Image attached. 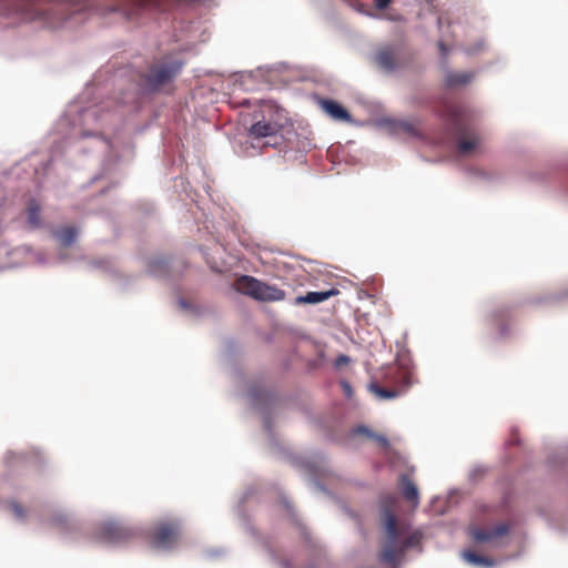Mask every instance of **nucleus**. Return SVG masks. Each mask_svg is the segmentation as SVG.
I'll return each instance as SVG.
<instances>
[{
  "instance_id": "11",
  "label": "nucleus",
  "mask_w": 568,
  "mask_h": 568,
  "mask_svg": "<svg viewBox=\"0 0 568 568\" xmlns=\"http://www.w3.org/2000/svg\"><path fill=\"white\" fill-rule=\"evenodd\" d=\"M134 537L131 528L124 527L119 523H104L100 528L99 539L102 542L119 545L129 541Z\"/></svg>"
},
{
  "instance_id": "1",
  "label": "nucleus",
  "mask_w": 568,
  "mask_h": 568,
  "mask_svg": "<svg viewBox=\"0 0 568 568\" xmlns=\"http://www.w3.org/2000/svg\"><path fill=\"white\" fill-rule=\"evenodd\" d=\"M106 14L105 7L95 0H74L71 3H57L44 7L43 0H0V14L18 18L21 21H41L48 27H58L72 14L81 12Z\"/></svg>"
},
{
  "instance_id": "20",
  "label": "nucleus",
  "mask_w": 568,
  "mask_h": 568,
  "mask_svg": "<svg viewBox=\"0 0 568 568\" xmlns=\"http://www.w3.org/2000/svg\"><path fill=\"white\" fill-rule=\"evenodd\" d=\"M77 230L72 226H65L54 233V236L63 246L71 245L77 237Z\"/></svg>"
},
{
  "instance_id": "24",
  "label": "nucleus",
  "mask_w": 568,
  "mask_h": 568,
  "mask_svg": "<svg viewBox=\"0 0 568 568\" xmlns=\"http://www.w3.org/2000/svg\"><path fill=\"white\" fill-rule=\"evenodd\" d=\"M349 358L346 355H339L336 359V365L342 366L348 364Z\"/></svg>"
},
{
  "instance_id": "22",
  "label": "nucleus",
  "mask_w": 568,
  "mask_h": 568,
  "mask_svg": "<svg viewBox=\"0 0 568 568\" xmlns=\"http://www.w3.org/2000/svg\"><path fill=\"white\" fill-rule=\"evenodd\" d=\"M9 506H10L11 511L13 513V515L17 518L23 519L26 517V510L20 504L12 501V503H10Z\"/></svg>"
},
{
  "instance_id": "14",
  "label": "nucleus",
  "mask_w": 568,
  "mask_h": 568,
  "mask_svg": "<svg viewBox=\"0 0 568 568\" xmlns=\"http://www.w3.org/2000/svg\"><path fill=\"white\" fill-rule=\"evenodd\" d=\"M399 485L403 497L413 504L414 507L418 505L419 494L416 485L412 481L408 475H402Z\"/></svg>"
},
{
  "instance_id": "19",
  "label": "nucleus",
  "mask_w": 568,
  "mask_h": 568,
  "mask_svg": "<svg viewBox=\"0 0 568 568\" xmlns=\"http://www.w3.org/2000/svg\"><path fill=\"white\" fill-rule=\"evenodd\" d=\"M508 317H509V310H507V308L497 310V311L493 312L491 315L489 316V322L493 326H495L503 334L506 331L504 322L506 320H508Z\"/></svg>"
},
{
  "instance_id": "26",
  "label": "nucleus",
  "mask_w": 568,
  "mask_h": 568,
  "mask_svg": "<svg viewBox=\"0 0 568 568\" xmlns=\"http://www.w3.org/2000/svg\"><path fill=\"white\" fill-rule=\"evenodd\" d=\"M342 386L346 393L347 396H351L352 394V388H351V385L347 383V382H342Z\"/></svg>"
},
{
  "instance_id": "5",
  "label": "nucleus",
  "mask_w": 568,
  "mask_h": 568,
  "mask_svg": "<svg viewBox=\"0 0 568 568\" xmlns=\"http://www.w3.org/2000/svg\"><path fill=\"white\" fill-rule=\"evenodd\" d=\"M184 61L176 55H165L156 60L144 75L145 85L158 90L174 80L181 72Z\"/></svg>"
},
{
  "instance_id": "18",
  "label": "nucleus",
  "mask_w": 568,
  "mask_h": 568,
  "mask_svg": "<svg viewBox=\"0 0 568 568\" xmlns=\"http://www.w3.org/2000/svg\"><path fill=\"white\" fill-rule=\"evenodd\" d=\"M40 204L37 200L32 199L29 201L27 206V215L28 222L32 229H37L41 226V217H40Z\"/></svg>"
},
{
  "instance_id": "21",
  "label": "nucleus",
  "mask_w": 568,
  "mask_h": 568,
  "mask_svg": "<svg viewBox=\"0 0 568 568\" xmlns=\"http://www.w3.org/2000/svg\"><path fill=\"white\" fill-rule=\"evenodd\" d=\"M463 557L466 561H468L471 565H483L488 567L494 565V561L490 558L480 556L471 550H465L463 552Z\"/></svg>"
},
{
  "instance_id": "6",
  "label": "nucleus",
  "mask_w": 568,
  "mask_h": 568,
  "mask_svg": "<svg viewBox=\"0 0 568 568\" xmlns=\"http://www.w3.org/2000/svg\"><path fill=\"white\" fill-rule=\"evenodd\" d=\"M234 287L241 294L260 302H280L286 296L285 292L277 286L270 285L248 275H243L237 278L234 283Z\"/></svg>"
},
{
  "instance_id": "25",
  "label": "nucleus",
  "mask_w": 568,
  "mask_h": 568,
  "mask_svg": "<svg viewBox=\"0 0 568 568\" xmlns=\"http://www.w3.org/2000/svg\"><path fill=\"white\" fill-rule=\"evenodd\" d=\"M379 444H382L383 446H387L388 445V440L386 437L384 436H381V435H372Z\"/></svg>"
},
{
  "instance_id": "3",
  "label": "nucleus",
  "mask_w": 568,
  "mask_h": 568,
  "mask_svg": "<svg viewBox=\"0 0 568 568\" xmlns=\"http://www.w3.org/2000/svg\"><path fill=\"white\" fill-rule=\"evenodd\" d=\"M439 115L455 132L457 150L462 155H468L479 146L480 138L474 129L469 128L466 111L462 105L444 101Z\"/></svg>"
},
{
  "instance_id": "17",
  "label": "nucleus",
  "mask_w": 568,
  "mask_h": 568,
  "mask_svg": "<svg viewBox=\"0 0 568 568\" xmlns=\"http://www.w3.org/2000/svg\"><path fill=\"white\" fill-rule=\"evenodd\" d=\"M394 131L396 133H403L408 136L418 138L420 136V131L418 128L417 121L413 120H402L395 123Z\"/></svg>"
},
{
  "instance_id": "15",
  "label": "nucleus",
  "mask_w": 568,
  "mask_h": 568,
  "mask_svg": "<svg viewBox=\"0 0 568 568\" xmlns=\"http://www.w3.org/2000/svg\"><path fill=\"white\" fill-rule=\"evenodd\" d=\"M474 78L471 72H448L445 77L447 88H459L468 84Z\"/></svg>"
},
{
  "instance_id": "16",
  "label": "nucleus",
  "mask_w": 568,
  "mask_h": 568,
  "mask_svg": "<svg viewBox=\"0 0 568 568\" xmlns=\"http://www.w3.org/2000/svg\"><path fill=\"white\" fill-rule=\"evenodd\" d=\"M376 63L387 71H390L395 68L396 57L394 51L390 48H383L377 51L375 55Z\"/></svg>"
},
{
  "instance_id": "28",
  "label": "nucleus",
  "mask_w": 568,
  "mask_h": 568,
  "mask_svg": "<svg viewBox=\"0 0 568 568\" xmlns=\"http://www.w3.org/2000/svg\"><path fill=\"white\" fill-rule=\"evenodd\" d=\"M358 430H359V432L368 433V430H367L366 428H363V427H361Z\"/></svg>"
},
{
  "instance_id": "4",
  "label": "nucleus",
  "mask_w": 568,
  "mask_h": 568,
  "mask_svg": "<svg viewBox=\"0 0 568 568\" xmlns=\"http://www.w3.org/2000/svg\"><path fill=\"white\" fill-rule=\"evenodd\" d=\"M284 110L277 108L273 103L265 102L261 105L258 113L261 119L255 114V123L248 130L250 135L255 139L275 136L284 128Z\"/></svg>"
},
{
  "instance_id": "9",
  "label": "nucleus",
  "mask_w": 568,
  "mask_h": 568,
  "mask_svg": "<svg viewBox=\"0 0 568 568\" xmlns=\"http://www.w3.org/2000/svg\"><path fill=\"white\" fill-rule=\"evenodd\" d=\"M175 0H118L116 4L105 7L106 13L119 11L126 18H133L143 9L153 8L156 10H166Z\"/></svg>"
},
{
  "instance_id": "23",
  "label": "nucleus",
  "mask_w": 568,
  "mask_h": 568,
  "mask_svg": "<svg viewBox=\"0 0 568 568\" xmlns=\"http://www.w3.org/2000/svg\"><path fill=\"white\" fill-rule=\"evenodd\" d=\"M375 7L379 10L386 9L393 0H374Z\"/></svg>"
},
{
  "instance_id": "13",
  "label": "nucleus",
  "mask_w": 568,
  "mask_h": 568,
  "mask_svg": "<svg viewBox=\"0 0 568 568\" xmlns=\"http://www.w3.org/2000/svg\"><path fill=\"white\" fill-rule=\"evenodd\" d=\"M339 294L337 288H331L324 292H308L306 295L297 296L294 301L296 305L301 304H318L322 303L329 297L336 296Z\"/></svg>"
},
{
  "instance_id": "10",
  "label": "nucleus",
  "mask_w": 568,
  "mask_h": 568,
  "mask_svg": "<svg viewBox=\"0 0 568 568\" xmlns=\"http://www.w3.org/2000/svg\"><path fill=\"white\" fill-rule=\"evenodd\" d=\"M510 525L499 523L493 528L474 526L469 529V536L478 544L498 545L499 540L508 535Z\"/></svg>"
},
{
  "instance_id": "2",
  "label": "nucleus",
  "mask_w": 568,
  "mask_h": 568,
  "mask_svg": "<svg viewBox=\"0 0 568 568\" xmlns=\"http://www.w3.org/2000/svg\"><path fill=\"white\" fill-rule=\"evenodd\" d=\"M384 501L393 507L396 505V497L388 495ZM385 541L379 554L381 561L385 564H395L408 548L415 547L420 542L422 536L418 532H409L406 526L398 525L397 519L390 508L383 513Z\"/></svg>"
},
{
  "instance_id": "8",
  "label": "nucleus",
  "mask_w": 568,
  "mask_h": 568,
  "mask_svg": "<svg viewBox=\"0 0 568 568\" xmlns=\"http://www.w3.org/2000/svg\"><path fill=\"white\" fill-rule=\"evenodd\" d=\"M389 386H379L372 384V392L381 398L389 399L403 395L412 385V375L408 371L403 368L392 369L387 376Z\"/></svg>"
},
{
  "instance_id": "27",
  "label": "nucleus",
  "mask_w": 568,
  "mask_h": 568,
  "mask_svg": "<svg viewBox=\"0 0 568 568\" xmlns=\"http://www.w3.org/2000/svg\"><path fill=\"white\" fill-rule=\"evenodd\" d=\"M438 47H439V50L442 51V53L445 54L446 53V45L440 41L438 43Z\"/></svg>"
},
{
  "instance_id": "7",
  "label": "nucleus",
  "mask_w": 568,
  "mask_h": 568,
  "mask_svg": "<svg viewBox=\"0 0 568 568\" xmlns=\"http://www.w3.org/2000/svg\"><path fill=\"white\" fill-rule=\"evenodd\" d=\"M181 537V526L176 520H160L149 530L150 544L160 549H171Z\"/></svg>"
},
{
  "instance_id": "12",
  "label": "nucleus",
  "mask_w": 568,
  "mask_h": 568,
  "mask_svg": "<svg viewBox=\"0 0 568 568\" xmlns=\"http://www.w3.org/2000/svg\"><path fill=\"white\" fill-rule=\"evenodd\" d=\"M321 109L335 121L349 122L352 116L349 112L338 102L331 99H320Z\"/></svg>"
}]
</instances>
